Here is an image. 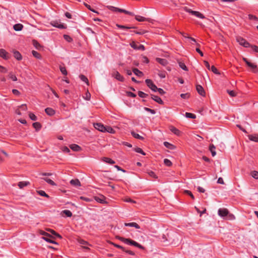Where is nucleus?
I'll return each mask as SVG.
<instances>
[{
	"instance_id": "2f4dec72",
	"label": "nucleus",
	"mask_w": 258,
	"mask_h": 258,
	"mask_svg": "<svg viewBox=\"0 0 258 258\" xmlns=\"http://www.w3.org/2000/svg\"><path fill=\"white\" fill-rule=\"evenodd\" d=\"M64 214L67 217H70L72 216V212L68 210H63L61 212V215Z\"/></svg>"
},
{
	"instance_id": "bf43d9fd",
	"label": "nucleus",
	"mask_w": 258,
	"mask_h": 258,
	"mask_svg": "<svg viewBox=\"0 0 258 258\" xmlns=\"http://www.w3.org/2000/svg\"><path fill=\"white\" fill-rule=\"evenodd\" d=\"M38 193L40 195L42 196H44V197H47V198H48L49 197V196L48 195H47L44 191L43 190H39L38 191Z\"/></svg>"
},
{
	"instance_id": "de8ad7c7",
	"label": "nucleus",
	"mask_w": 258,
	"mask_h": 258,
	"mask_svg": "<svg viewBox=\"0 0 258 258\" xmlns=\"http://www.w3.org/2000/svg\"><path fill=\"white\" fill-rule=\"evenodd\" d=\"M63 38L66 41H67L69 42H71L73 41V39L68 35H64Z\"/></svg>"
},
{
	"instance_id": "052dcab7",
	"label": "nucleus",
	"mask_w": 258,
	"mask_h": 258,
	"mask_svg": "<svg viewBox=\"0 0 258 258\" xmlns=\"http://www.w3.org/2000/svg\"><path fill=\"white\" fill-rule=\"evenodd\" d=\"M180 97L183 99H186L189 97V95L188 93L181 94Z\"/></svg>"
},
{
	"instance_id": "4468645a",
	"label": "nucleus",
	"mask_w": 258,
	"mask_h": 258,
	"mask_svg": "<svg viewBox=\"0 0 258 258\" xmlns=\"http://www.w3.org/2000/svg\"><path fill=\"white\" fill-rule=\"evenodd\" d=\"M0 56L5 59L9 58V53L4 49H0Z\"/></svg>"
},
{
	"instance_id": "f03ea898",
	"label": "nucleus",
	"mask_w": 258,
	"mask_h": 258,
	"mask_svg": "<svg viewBox=\"0 0 258 258\" xmlns=\"http://www.w3.org/2000/svg\"><path fill=\"white\" fill-rule=\"evenodd\" d=\"M236 40L239 44L244 47L247 48L250 46V44L243 38L238 36L236 38Z\"/></svg>"
},
{
	"instance_id": "393cba45",
	"label": "nucleus",
	"mask_w": 258,
	"mask_h": 258,
	"mask_svg": "<svg viewBox=\"0 0 258 258\" xmlns=\"http://www.w3.org/2000/svg\"><path fill=\"white\" fill-rule=\"evenodd\" d=\"M70 183L74 186H81V183L79 179H72L70 181Z\"/></svg>"
},
{
	"instance_id": "0e129e2a",
	"label": "nucleus",
	"mask_w": 258,
	"mask_h": 258,
	"mask_svg": "<svg viewBox=\"0 0 258 258\" xmlns=\"http://www.w3.org/2000/svg\"><path fill=\"white\" fill-rule=\"evenodd\" d=\"M185 192L189 195L193 200L195 199V197L190 191L186 190L185 191Z\"/></svg>"
},
{
	"instance_id": "72a5a7b5",
	"label": "nucleus",
	"mask_w": 258,
	"mask_h": 258,
	"mask_svg": "<svg viewBox=\"0 0 258 258\" xmlns=\"http://www.w3.org/2000/svg\"><path fill=\"white\" fill-rule=\"evenodd\" d=\"M133 150H134V151H135L137 153H140V154H142L143 155H146L145 153L140 148H139V147L134 148L133 149Z\"/></svg>"
},
{
	"instance_id": "c756f323",
	"label": "nucleus",
	"mask_w": 258,
	"mask_h": 258,
	"mask_svg": "<svg viewBox=\"0 0 258 258\" xmlns=\"http://www.w3.org/2000/svg\"><path fill=\"white\" fill-rule=\"evenodd\" d=\"M178 64L180 68L184 71H187L188 69L185 63L182 61H178Z\"/></svg>"
},
{
	"instance_id": "6ab92c4d",
	"label": "nucleus",
	"mask_w": 258,
	"mask_h": 258,
	"mask_svg": "<svg viewBox=\"0 0 258 258\" xmlns=\"http://www.w3.org/2000/svg\"><path fill=\"white\" fill-rule=\"evenodd\" d=\"M45 111L46 113V114L48 115L52 116L55 114V111L51 108H46L45 109Z\"/></svg>"
},
{
	"instance_id": "9b49d317",
	"label": "nucleus",
	"mask_w": 258,
	"mask_h": 258,
	"mask_svg": "<svg viewBox=\"0 0 258 258\" xmlns=\"http://www.w3.org/2000/svg\"><path fill=\"white\" fill-rule=\"evenodd\" d=\"M196 90L197 91V92H198V93L202 96H205V95H206V93H205V90L204 89V88H203V87L200 85H197L196 86Z\"/></svg>"
},
{
	"instance_id": "dca6fc26",
	"label": "nucleus",
	"mask_w": 258,
	"mask_h": 258,
	"mask_svg": "<svg viewBox=\"0 0 258 258\" xmlns=\"http://www.w3.org/2000/svg\"><path fill=\"white\" fill-rule=\"evenodd\" d=\"M151 98L153 100H154L155 101H156L158 103H159L160 104H163V101L161 99V98H160L159 97L154 95H152Z\"/></svg>"
},
{
	"instance_id": "6e6d98bb",
	"label": "nucleus",
	"mask_w": 258,
	"mask_h": 258,
	"mask_svg": "<svg viewBox=\"0 0 258 258\" xmlns=\"http://www.w3.org/2000/svg\"><path fill=\"white\" fill-rule=\"evenodd\" d=\"M9 76L10 78H11L14 81H16L17 80V78L16 77V76L14 75V74H13L12 73L9 74Z\"/></svg>"
},
{
	"instance_id": "603ef678",
	"label": "nucleus",
	"mask_w": 258,
	"mask_h": 258,
	"mask_svg": "<svg viewBox=\"0 0 258 258\" xmlns=\"http://www.w3.org/2000/svg\"><path fill=\"white\" fill-rule=\"evenodd\" d=\"M210 69L214 74H219L218 71L217 70V69H216V68L215 66H212L211 67V68H210Z\"/></svg>"
},
{
	"instance_id": "a18cd8bd",
	"label": "nucleus",
	"mask_w": 258,
	"mask_h": 258,
	"mask_svg": "<svg viewBox=\"0 0 258 258\" xmlns=\"http://www.w3.org/2000/svg\"><path fill=\"white\" fill-rule=\"evenodd\" d=\"M164 163L167 166H170L172 165V162L168 159H164Z\"/></svg>"
},
{
	"instance_id": "423d86ee",
	"label": "nucleus",
	"mask_w": 258,
	"mask_h": 258,
	"mask_svg": "<svg viewBox=\"0 0 258 258\" xmlns=\"http://www.w3.org/2000/svg\"><path fill=\"white\" fill-rule=\"evenodd\" d=\"M50 24L55 27L58 28L59 29H66V26L61 24L59 21H52L50 22Z\"/></svg>"
},
{
	"instance_id": "412c9836",
	"label": "nucleus",
	"mask_w": 258,
	"mask_h": 258,
	"mask_svg": "<svg viewBox=\"0 0 258 258\" xmlns=\"http://www.w3.org/2000/svg\"><path fill=\"white\" fill-rule=\"evenodd\" d=\"M165 147L170 149V150H174L175 149V146L168 142H164L163 143Z\"/></svg>"
},
{
	"instance_id": "7ed1b4c3",
	"label": "nucleus",
	"mask_w": 258,
	"mask_h": 258,
	"mask_svg": "<svg viewBox=\"0 0 258 258\" xmlns=\"http://www.w3.org/2000/svg\"><path fill=\"white\" fill-rule=\"evenodd\" d=\"M243 61L246 63V64L252 69V71L254 73L258 72V68L257 66L254 63H252L249 61L248 59L245 57H243Z\"/></svg>"
},
{
	"instance_id": "f8f14e48",
	"label": "nucleus",
	"mask_w": 258,
	"mask_h": 258,
	"mask_svg": "<svg viewBox=\"0 0 258 258\" xmlns=\"http://www.w3.org/2000/svg\"><path fill=\"white\" fill-rule=\"evenodd\" d=\"M169 130L173 134L176 136H179L181 134V132L178 129H177V128L173 126H170L169 127Z\"/></svg>"
},
{
	"instance_id": "c03bdc74",
	"label": "nucleus",
	"mask_w": 258,
	"mask_h": 258,
	"mask_svg": "<svg viewBox=\"0 0 258 258\" xmlns=\"http://www.w3.org/2000/svg\"><path fill=\"white\" fill-rule=\"evenodd\" d=\"M96 201L100 203H104V197L103 196H101V198L99 197H95V198Z\"/></svg>"
},
{
	"instance_id": "a878e982",
	"label": "nucleus",
	"mask_w": 258,
	"mask_h": 258,
	"mask_svg": "<svg viewBox=\"0 0 258 258\" xmlns=\"http://www.w3.org/2000/svg\"><path fill=\"white\" fill-rule=\"evenodd\" d=\"M70 148L74 151H79L81 150V148L76 144L70 145Z\"/></svg>"
},
{
	"instance_id": "bb28decb",
	"label": "nucleus",
	"mask_w": 258,
	"mask_h": 258,
	"mask_svg": "<svg viewBox=\"0 0 258 258\" xmlns=\"http://www.w3.org/2000/svg\"><path fill=\"white\" fill-rule=\"evenodd\" d=\"M30 183L29 181H21L18 183V186L20 188H23L24 186H26L29 184Z\"/></svg>"
},
{
	"instance_id": "473e14b6",
	"label": "nucleus",
	"mask_w": 258,
	"mask_h": 258,
	"mask_svg": "<svg viewBox=\"0 0 258 258\" xmlns=\"http://www.w3.org/2000/svg\"><path fill=\"white\" fill-rule=\"evenodd\" d=\"M235 219L234 215L230 213L229 212H228V214L227 215L225 219L229 220H233Z\"/></svg>"
},
{
	"instance_id": "f3484780",
	"label": "nucleus",
	"mask_w": 258,
	"mask_h": 258,
	"mask_svg": "<svg viewBox=\"0 0 258 258\" xmlns=\"http://www.w3.org/2000/svg\"><path fill=\"white\" fill-rule=\"evenodd\" d=\"M131 135L136 139L140 140H143L144 139V137L138 134V133H136L134 131H132L131 132Z\"/></svg>"
},
{
	"instance_id": "5fc2aeb1",
	"label": "nucleus",
	"mask_w": 258,
	"mask_h": 258,
	"mask_svg": "<svg viewBox=\"0 0 258 258\" xmlns=\"http://www.w3.org/2000/svg\"><path fill=\"white\" fill-rule=\"evenodd\" d=\"M43 238L46 241L48 242H50V243H53V244H57V242H56L55 241L51 240V239L48 238V237H43Z\"/></svg>"
},
{
	"instance_id": "39448f33",
	"label": "nucleus",
	"mask_w": 258,
	"mask_h": 258,
	"mask_svg": "<svg viewBox=\"0 0 258 258\" xmlns=\"http://www.w3.org/2000/svg\"><path fill=\"white\" fill-rule=\"evenodd\" d=\"M228 211V209L226 208H220L218 211V214L221 217L225 219Z\"/></svg>"
},
{
	"instance_id": "69168bd1",
	"label": "nucleus",
	"mask_w": 258,
	"mask_h": 258,
	"mask_svg": "<svg viewBox=\"0 0 258 258\" xmlns=\"http://www.w3.org/2000/svg\"><path fill=\"white\" fill-rule=\"evenodd\" d=\"M40 233H41V235L46 236L45 237H51L49 233H47V232H46L45 231H41Z\"/></svg>"
},
{
	"instance_id": "5701e85b",
	"label": "nucleus",
	"mask_w": 258,
	"mask_h": 258,
	"mask_svg": "<svg viewBox=\"0 0 258 258\" xmlns=\"http://www.w3.org/2000/svg\"><path fill=\"white\" fill-rule=\"evenodd\" d=\"M248 137L249 140L258 143V136L249 135Z\"/></svg>"
},
{
	"instance_id": "6e6552de",
	"label": "nucleus",
	"mask_w": 258,
	"mask_h": 258,
	"mask_svg": "<svg viewBox=\"0 0 258 258\" xmlns=\"http://www.w3.org/2000/svg\"><path fill=\"white\" fill-rule=\"evenodd\" d=\"M78 241L83 248H84L85 250H87L90 249L87 246L90 245V244H89L88 242H87L83 239H78Z\"/></svg>"
},
{
	"instance_id": "13d9d810",
	"label": "nucleus",
	"mask_w": 258,
	"mask_h": 258,
	"mask_svg": "<svg viewBox=\"0 0 258 258\" xmlns=\"http://www.w3.org/2000/svg\"><path fill=\"white\" fill-rule=\"evenodd\" d=\"M227 93L229 94V95L231 97H234L236 96L235 92L233 90H227Z\"/></svg>"
},
{
	"instance_id": "49530a36",
	"label": "nucleus",
	"mask_w": 258,
	"mask_h": 258,
	"mask_svg": "<svg viewBox=\"0 0 258 258\" xmlns=\"http://www.w3.org/2000/svg\"><path fill=\"white\" fill-rule=\"evenodd\" d=\"M59 69H60V72H61V73L63 75H67V71L65 67L60 66Z\"/></svg>"
},
{
	"instance_id": "f257e3e1",
	"label": "nucleus",
	"mask_w": 258,
	"mask_h": 258,
	"mask_svg": "<svg viewBox=\"0 0 258 258\" xmlns=\"http://www.w3.org/2000/svg\"><path fill=\"white\" fill-rule=\"evenodd\" d=\"M130 46L135 50H144L145 47L143 45L140 44L138 42L133 41L130 43Z\"/></svg>"
},
{
	"instance_id": "37998d69",
	"label": "nucleus",
	"mask_w": 258,
	"mask_h": 258,
	"mask_svg": "<svg viewBox=\"0 0 258 258\" xmlns=\"http://www.w3.org/2000/svg\"><path fill=\"white\" fill-rule=\"evenodd\" d=\"M46 182L52 185H56V184L51 179L48 178H43Z\"/></svg>"
},
{
	"instance_id": "ddd939ff",
	"label": "nucleus",
	"mask_w": 258,
	"mask_h": 258,
	"mask_svg": "<svg viewBox=\"0 0 258 258\" xmlns=\"http://www.w3.org/2000/svg\"><path fill=\"white\" fill-rule=\"evenodd\" d=\"M156 60L163 66H166L168 64V61L165 58L157 57Z\"/></svg>"
},
{
	"instance_id": "0eeeda50",
	"label": "nucleus",
	"mask_w": 258,
	"mask_h": 258,
	"mask_svg": "<svg viewBox=\"0 0 258 258\" xmlns=\"http://www.w3.org/2000/svg\"><path fill=\"white\" fill-rule=\"evenodd\" d=\"M107 8L109 10H110L113 12H123L126 14H129V12L125 10L116 8V7H114L113 6H107Z\"/></svg>"
},
{
	"instance_id": "8fccbe9b",
	"label": "nucleus",
	"mask_w": 258,
	"mask_h": 258,
	"mask_svg": "<svg viewBox=\"0 0 258 258\" xmlns=\"http://www.w3.org/2000/svg\"><path fill=\"white\" fill-rule=\"evenodd\" d=\"M32 53L33 56L34 57H35L36 58H40L41 57V55L37 51L33 50Z\"/></svg>"
},
{
	"instance_id": "338daca9",
	"label": "nucleus",
	"mask_w": 258,
	"mask_h": 258,
	"mask_svg": "<svg viewBox=\"0 0 258 258\" xmlns=\"http://www.w3.org/2000/svg\"><path fill=\"white\" fill-rule=\"evenodd\" d=\"M250 46L254 51H255V52H258V46L256 45H250Z\"/></svg>"
},
{
	"instance_id": "ea45409f",
	"label": "nucleus",
	"mask_w": 258,
	"mask_h": 258,
	"mask_svg": "<svg viewBox=\"0 0 258 258\" xmlns=\"http://www.w3.org/2000/svg\"><path fill=\"white\" fill-rule=\"evenodd\" d=\"M251 175L254 179H258V171L255 170L251 171Z\"/></svg>"
},
{
	"instance_id": "e2e57ef3",
	"label": "nucleus",
	"mask_w": 258,
	"mask_h": 258,
	"mask_svg": "<svg viewBox=\"0 0 258 258\" xmlns=\"http://www.w3.org/2000/svg\"><path fill=\"white\" fill-rule=\"evenodd\" d=\"M148 174L151 177H153L155 178H157V177L155 173L153 171H149L148 172Z\"/></svg>"
},
{
	"instance_id": "c9c22d12",
	"label": "nucleus",
	"mask_w": 258,
	"mask_h": 258,
	"mask_svg": "<svg viewBox=\"0 0 258 258\" xmlns=\"http://www.w3.org/2000/svg\"><path fill=\"white\" fill-rule=\"evenodd\" d=\"M105 132H108V133H112V134H113L114 133V130L110 126H105Z\"/></svg>"
},
{
	"instance_id": "a19ab883",
	"label": "nucleus",
	"mask_w": 258,
	"mask_h": 258,
	"mask_svg": "<svg viewBox=\"0 0 258 258\" xmlns=\"http://www.w3.org/2000/svg\"><path fill=\"white\" fill-rule=\"evenodd\" d=\"M80 78L82 81L85 82L88 85H89L88 80L84 75H81L80 76Z\"/></svg>"
},
{
	"instance_id": "b1692460",
	"label": "nucleus",
	"mask_w": 258,
	"mask_h": 258,
	"mask_svg": "<svg viewBox=\"0 0 258 258\" xmlns=\"http://www.w3.org/2000/svg\"><path fill=\"white\" fill-rule=\"evenodd\" d=\"M133 72L138 77H141L143 76V72L139 70L138 69H133Z\"/></svg>"
},
{
	"instance_id": "2eb2a0df",
	"label": "nucleus",
	"mask_w": 258,
	"mask_h": 258,
	"mask_svg": "<svg viewBox=\"0 0 258 258\" xmlns=\"http://www.w3.org/2000/svg\"><path fill=\"white\" fill-rule=\"evenodd\" d=\"M130 245L134 246L138 248L144 249V247L137 242L130 239Z\"/></svg>"
},
{
	"instance_id": "1a4fd4ad",
	"label": "nucleus",
	"mask_w": 258,
	"mask_h": 258,
	"mask_svg": "<svg viewBox=\"0 0 258 258\" xmlns=\"http://www.w3.org/2000/svg\"><path fill=\"white\" fill-rule=\"evenodd\" d=\"M111 75L113 77L115 78L116 79H117L118 81H123V77L117 71H113L111 73Z\"/></svg>"
},
{
	"instance_id": "a211bd4d",
	"label": "nucleus",
	"mask_w": 258,
	"mask_h": 258,
	"mask_svg": "<svg viewBox=\"0 0 258 258\" xmlns=\"http://www.w3.org/2000/svg\"><path fill=\"white\" fill-rule=\"evenodd\" d=\"M23 27H24L23 25L20 23L15 24L13 26V28L16 31H21L22 30V29L23 28Z\"/></svg>"
},
{
	"instance_id": "20e7f679",
	"label": "nucleus",
	"mask_w": 258,
	"mask_h": 258,
	"mask_svg": "<svg viewBox=\"0 0 258 258\" xmlns=\"http://www.w3.org/2000/svg\"><path fill=\"white\" fill-rule=\"evenodd\" d=\"M145 82L148 87L153 91L156 92L158 89L157 87L154 84L153 81L150 79H146Z\"/></svg>"
},
{
	"instance_id": "aec40b11",
	"label": "nucleus",
	"mask_w": 258,
	"mask_h": 258,
	"mask_svg": "<svg viewBox=\"0 0 258 258\" xmlns=\"http://www.w3.org/2000/svg\"><path fill=\"white\" fill-rule=\"evenodd\" d=\"M135 19L137 21L139 22H144L149 21V19L145 18L141 16H136Z\"/></svg>"
},
{
	"instance_id": "4be33fe9",
	"label": "nucleus",
	"mask_w": 258,
	"mask_h": 258,
	"mask_svg": "<svg viewBox=\"0 0 258 258\" xmlns=\"http://www.w3.org/2000/svg\"><path fill=\"white\" fill-rule=\"evenodd\" d=\"M192 15H194L198 18H199L202 19L205 18V17L204 16V15L198 11H195L194 12H192Z\"/></svg>"
},
{
	"instance_id": "7c9ffc66",
	"label": "nucleus",
	"mask_w": 258,
	"mask_h": 258,
	"mask_svg": "<svg viewBox=\"0 0 258 258\" xmlns=\"http://www.w3.org/2000/svg\"><path fill=\"white\" fill-rule=\"evenodd\" d=\"M14 56L18 60H21L22 59L21 54L17 51H15L14 52Z\"/></svg>"
},
{
	"instance_id": "3c124183",
	"label": "nucleus",
	"mask_w": 258,
	"mask_h": 258,
	"mask_svg": "<svg viewBox=\"0 0 258 258\" xmlns=\"http://www.w3.org/2000/svg\"><path fill=\"white\" fill-rule=\"evenodd\" d=\"M248 18L251 20L258 21V18L257 17L251 14L248 15Z\"/></svg>"
},
{
	"instance_id": "4d7b16f0",
	"label": "nucleus",
	"mask_w": 258,
	"mask_h": 258,
	"mask_svg": "<svg viewBox=\"0 0 258 258\" xmlns=\"http://www.w3.org/2000/svg\"><path fill=\"white\" fill-rule=\"evenodd\" d=\"M29 117L32 120H36L37 117L33 113H29Z\"/></svg>"
},
{
	"instance_id": "4c0bfd02",
	"label": "nucleus",
	"mask_w": 258,
	"mask_h": 258,
	"mask_svg": "<svg viewBox=\"0 0 258 258\" xmlns=\"http://www.w3.org/2000/svg\"><path fill=\"white\" fill-rule=\"evenodd\" d=\"M33 44L37 49H40L42 48L41 45L36 40L33 41Z\"/></svg>"
},
{
	"instance_id": "cd10ccee",
	"label": "nucleus",
	"mask_w": 258,
	"mask_h": 258,
	"mask_svg": "<svg viewBox=\"0 0 258 258\" xmlns=\"http://www.w3.org/2000/svg\"><path fill=\"white\" fill-rule=\"evenodd\" d=\"M102 160L106 163L110 164H113L115 163V162L112 160L111 159L107 158V157H103L102 159Z\"/></svg>"
},
{
	"instance_id": "58836bf2",
	"label": "nucleus",
	"mask_w": 258,
	"mask_h": 258,
	"mask_svg": "<svg viewBox=\"0 0 258 258\" xmlns=\"http://www.w3.org/2000/svg\"><path fill=\"white\" fill-rule=\"evenodd\" d=\"M33 126L37 130H39L41 127V124L38 122H34L33 123Z\"/></svg>"
},
{
	"instance_id": "864d4df0",
	"label": "nucleus",
	"mask_w": 258,
	"mask_h": 258,
	"mask_svg": "<svg viewBox=\"0 0 258 258\" xmlns=\"http://www.w3.org/2000/svg\"><path fill=\"white\" fill-rule=\"evenodd\" d=\"M116 237L119 239L121 240V241H123L124 243L127 244H129V239H125L119 236H117Z\"/></svg>"
},
{
	"instance_id": "f704fd0d",
	"label": "nucleus",
	"mask_w": 258,
	"mask_h": 258,
	"mask_svg": "<svg viewBox=\"0 0 258 258\" xmlns=\"http://www.w3.org/2000/svg\"><path fill=\"white\" fill-rule=\"evenodd\" d=\"M185 116L187 118H192L194 119L196 117V116L195 114L189 113V112H186L185 114Z\"/></svg>"
},
{
	"instance_id": "680f3d73",
	"label": "nucleus",
	"mask_w": 258,
	"mask_h": 258,
	"mask_svg": "<svg viewBox=\"0 0 258 258\" xmlns=\"http://www.w3.org/2000/svg\"><path fill=\"white\" fill-rule=\"evenodd\" d=\"M145 110L147 111L150 112L152 114H154L156 113V112L154 110H153V109H150V108H148L147 107H145Z\"/></svg>"
},
{
	"instance_id": "09e8293b",
	"label": "nucleus",
	"mask_w": 258,
	"mask_h": 258,
	"mask_svg": "<svg viewBox=\"0 0 258 258\" xmlns=\"http://www.w3.org/2000/svg\"><path fill=\"white\" fill-rule=\"evenodd\" d=\"M83 97L85 99L89 100L91 98V94L88 91H87L85 94V95Z\"/></svg>"
},
{
	"instance_id": "774afa93",
	"label": "nucleus",
	"mask_w": 258,
	"mask_h": 258,
	"mask_svg": "<svg viewBox=\"0 0 258 258\" xmlns=\"http://www.w3.org/2000/svg\"><path fill=\"white\" fill-rule=\"evenodd\" d=\"M197 189L198 191L200 192L204 193L205 191V189L201 186H198Z\"/></svg>"
},
{
	"instance_id": "79ce46f5",
	"label": "nucleus",
	"mask_w": 258,
	"mask_h": 258,
	"mask_svg": "<svg viewBox=\"0 0 258 258\" xmlns=\"http://www.w3.org/2000/svg\"><path fill=\"white\" fill-rule=\"evenodd\" d=\"M138 95L139 96V97L143 98H146L148 96V94L145 93L142 91H139Z\"/></svg>"
},
{
	"instance_id": "e433bc0d",
	"label": "nucleus",
	"mask_w": 258,
	"mask_h": 258,
	"mask_svg": "<svg viewBox=\"0 0 258 258\" xmlns=\"http://www.w3.org/2000/svg\"><path fill=\"white\" fill-rule=\"evenodd\" d=\"M210 150L211 152L212 156H214L216 155L215 147L213 145L210 146Z\"/></svg>"
},
{
	"instance_id": "9d476101",
	"label": "nucleus",
	"mask_w": 258,
	"mask_h": 258,
	"mask_svg": "<svg viewBox=\"0 0 258 258\" xmlns=\"http://www.w3.org/2000/svg\"><path fill=\"white\" fill-rule=\"evenodd\" d=\"M94 127L99 131L102 132H105V126L103 124L101 123H94Z\"/></svg>"
},
{
	"instance_id": "c85d7f7f",
	"label": "nucleus",
	"mask_w": 258,
	"mask_h": 258,
	"mask_svg": "<svg viewBox=\"0 0 258 258\" xmlns=\"http://www.w3.org/2000/svg\"><path fill=\"white\" fill-rule=\"evenodd\" d=\"M130 228H135L137 229H141L140 225L136 222H130Z\"/></svg>"
}]
</instances>
